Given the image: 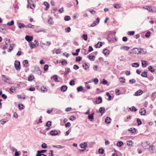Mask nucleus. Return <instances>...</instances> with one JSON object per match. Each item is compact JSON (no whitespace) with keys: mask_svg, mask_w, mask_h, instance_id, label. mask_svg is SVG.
I'll list each match as a JSON object with an SVG mask.
<instances>
[{"mask_svg":"<svg viewBox=\"0 0 156 156\" xmlns=\"http://www.w3.org/2000/svg\"><path fill=\"white\" fill-rule=\"evenodd\" d=\"M114 7L116 9L119 8L121 7L120 5L119 4H116L114 5Z\"/></svg>","mask_w":156,"mask_h":156,"instance_id":"obj_59","label":"nucleus"},{"mask_svg":"<svg viewBox=\"0 0 156 156\" xmlns=\"http://www.w3.org/2000/svg\"><path fill=\"white\" fill-rule=\"evenodd\" d=\"M67 89V87L66 86L64 85L61 87V90L63 92L65 91Z\"/></svg>","mask_w":156,"mask_h":156,"instance_id":"obj_18","label":"nucleus"},{"mask_svg":"<svg viewBox=\"0 0 156 156\" xmlns=\"http://www.w3.org/2000/svg\"><path fill=\"white\" fill-rule=\"evenodd\" d=\"M141 75L142 76L144 77H147V73L146 72H144L142 73Z\"/></svg>","mask_w":156,"mask_h":156,"instance_id":"obj_36","label":"nucleus"},{"mask_svg":"<svg viewBox=\"0 0 156 156\" xmlns=\"http://www.w3.org/2000/svg\"><path fill=\"white\" fill-rule=\"evenodd\" d=\"M102 83L103 84L105 85L108 83V81L104 79H103L102 80Z\"/></svg>","mask_w":156,"mask_h":156,"instance_id":"obj_63","label":"nucleus"},{"mask_svg":"<svg viewBox=\"0 0 156 156\" xmlns=\"http://www.w3.org/2000/svg\"><path fill=\"white\" fill-rule=\"evenodd\" d=\"M123 144V142L122 141H119L117 143L116 145L117 146L120 147L122 146Z\"/></svg>","mask_w":156,"mask_h":156,"instance_id":"obj_29","label":"nucleus"},{"mask_svg":"<svg viewBox=\"0 0 156 156\" xmlns=\"http://www.w3.org/2000/svg\"><path fill=\"white\" fill-rule=\"evenodd\" d=\"M132 51L133 53L136 54H139L140 53L142 54H144L146 53V51L145 52L143 49H139L137 48H133Z\"/></svg>","mask_w":156,"mask_h":156,"instance_id":"obj_1","label":"nucleus"},{"mask_svg":"<svg viewBox=\"0 0 156 156\" xmlns=\"http://www.w3.org/2000/svg\"><path fill=\"white\" fill-rule=\"evenodd\" d=\"M52 18L50 17L48 19V23L50 25L53 24L54 23V22L52 21Z\"/></svg>","mask_w":156,"mask_h":156,"instance_id":"obj_27","label":"nucleus"},{"mask_svg":"<svg viewBox=\"0 0 156 156\" xmlns=\"http://www.w3.org/2000/svg\"><path fill=\"white\" fill-rule=\"evenodd\" d=\"M14 45H15L14 44H10V45L9 50L10 51H12L13 50V47L14 46Z\"/></svg>","mask_w":156,"mask_h":156,"instance_id":"obj_56","label":"nucleus"},{"mask_svg":"<svg viewBox=\"0 0 156 156\" xmlns=\"http://www.w3.org/2000/svg\"><path fill=\"white\" fill-rule=\"evenodd\" d=\"M142 146L144 149H148L150 147V144L147 142H144L142 144Z\"/></svg>","mask_w":156,"mask_h":156,"instance_id":"obj_3","label":"nucleus"},{"mask_svg":"<svg viewBox=\"0 0 156 156\" xmlns=\"http://www.w3.org/2000/svg\"><path fill=\"white\" fill-rule=\"evenodd\" d=\"M99 112L101 113L102 114H103L105 112V108L104 107H100L99 109Z\"/></svg>","mask_w":156,"mask_h":156,"instance_id":"obj_26","label":"nucleus"},{"mask_svg":"<svg viewBox=\"0 0 156 156\" xmlns=\"http://www.w3.org/2000/svg\"><path fill=\"white\" fill-rule=\"evenodd\" d=\"M120 82L122 83H124L125 82V79L122 77H121L119 79Z\"/></svg>","mask_w":156,"mask_h":156,"instance_id":"obj_48","label":"nucleus"},{"mask_svg":"<svg viewBox=\"0 0 156 156\" xmlns=\"http://www.w3.org/2000/svg\"><path fill=\"white\" fill-rule=\"evenodd\" d=\"M23 66H24L27 67L28 64V62L27 60H25L23 61Z\"/></svg>","mask_w":156,"mask_h":156,"instance_id":"obj_39","label":"nucleus"},{"mask_svg":"<svg viewBox=\"0 0 156 156\" xmlns=\"http://www.w3.org/2000/svg\"><path fill=\"white\" fill-rule=\"evenodd\" d=\"M44 5L46 6V8L44 9V10L45 11L49 9L50 6V4L49 3L46 2H44Z\"/></svg>","mask_w":156,"mask_h":156,"instance_id":"obj_12","label":"nucleus"},{"mask_svg":"<svg viewBox=\"0 0 156 156\" xmlns=\"http://www.w3.org/2000/svg\"><path fill=\"white\" fill-rule=\"evenodd\" d=\"M18 27L20 28H21L22 27H26L25 25H24L23 23H18Z\"/></svg>","mask_w":156,"mask_h":156,"instance_id":"obj_37","label":"nucleus"},{"mask_svg":"<svg viewBox=\"0 0 156 156\" xmlns=\"http://www.w3.org/2000/svg\"><path fill=\"white\" fill-rule=\"evenodd\" d=\"M139 64L137 62L133 63L132 64V66L134 67H138L139 66Z\"/></svg>","mask_w":156,"mask_h":156,"instance_id":"obj_31","label":"nucleus"},{"mask_svg":"<svg viewBox=\"0 0 156 156\" xmlns=\"http://www.w3.org/2000/svg\"><path fill=\"white\" fill-rule=\"evenodd\" d=\"M137 122L138 123V126H140V125L142 124V122L141 120L140 119H137Z\"/></svg>","mask_w":156,"mask_h":156,"instance_id":"obj_60","label":"nucleus"},{"mask_svg":"<svg viewBox=\"0 0 156 156\" xmlns=\"http://www.w3.org/2000/svg\"><path fill=\"white\" fill-rule=\"evenodd\" d=\"M136 82V80L134 79H130L129 80V83L130 84H133Z\"/></svg>","mask_w":156,"mask_h":156,"instance_id":"obj_51","label":"nucleus"},{"mask_svg":"<svg viewBox=\"0 0 156 156\" xmlns=\"http://www.w3.org/2000/svg\"><path fill=\"white\" fill-rule=\"evenodd\" d=\"M114 38H115V36L114 34H110L109 35L107 39L109 41H113Z\"/></svg>","mask_w":156,"mask_h":156,"instance_id":"obj_4","label":"nucleus"},{"mask_svg":"<svg viewBox=\"0 0 156 156\" xmlns=\"http://www.w3.org/2000/svg\"><path fill=\"white\" fill-rule=\"evenodd\" d=\"M14 66L16 69L17 70H20L21 67H20V62L16 60L15 61V62L14 63Z\"/></svg>","mask_w":156,"mask_h":156,"instance_id":"obj_2","label":"nucleus"},{"mask_svg":"<svg viewBox=\"0 0 156 156\" xmlns=\"http://www.w3.org/2000/svg\"><path fill=\"white\" fill-rule=\"evenodd\" d=\"M151 12H156V7L151 6Z\"/></svg>","mask_w":156,"mask_h":156,"instance_id":"obj_41","label":"nucleus"},{"mask_svg":"<svg viewBox=\"0 0 156 156\" xmlns=\"http://www.w3.org/2000/svg\"><path fill=\"white\" fill-rule=\"evenodd\" d=\"M0 32L3 34H5L6 32L5 29L2 28L0 26Z\"/></svg>","mask_w":156,"mask_h":156,"instance_id":"obj_25","label":"nucleus"},{"mask_svg":"<svg viewBox=\"0 0 156 156\" xmlns=\"http://www.w3.org/2000/svg\"><path fill=\"white\" fill-rule=\"evenodd\" d=\"M28 5L27 6V8L30 6V8L33 9V8L31 7V3H33V2L32 0H27Z\"/></svg>","mask_w":156,"mask_h":156,"instance_id":"obj_13","label":"nucleus"},{"mask_svg":"<svg viewBox=\"0 0 156 156\" xmlns=\"http://www.w3.org/2000/svg\"><path fill=\"white\" fill-rule=\"evenodd\" d=\"M14 21L12 20H11V22H8L7 23V25L9 26H12L14 24Z\"/></svg>","mask_w":156,"mask_h":156,"instance_id":"obj_46","label":"nucleus"},{"mask_svg":"<svg viewBox=\"0 0 156 156\" xmlns=\"http://www.w3.org/2000/svg\"><path fill=\"white\" fill-rule=\"evenodd\" d=\"M98 152L99 153L102 154L104 152V150L103 149H99L98 150Z\"/></svg>","mask_w":156,"mask_h":156,"instance_id":"obj_57","label":"nucleus"},{"mask_svg":"<svg viewBox=\"0 0 156 156\" xmlns=\"http://www.w3.org/2000/svg\"><path fill=\"white\" fill-rule=\"evenodd\" d=\"M143 93V91L141 90H139L135 92V95L136 96H139L142 94Z\"/></svg>","mask_w":156,"mask_h":156,"instance_id":"obj_10","label":"nucleus"},{"mask_svg":"<svg viewBox=\"0 0 156 156\" xmlns=\"http://www.w3.org/2000/svg\"><path fill=\"white\" fill-rule=\"evenodd\" d=\"M2 77H5V76L4 75H2ZM4 81L5 82L7 83H10V82L9 81V78L5 77L4 79Z\"/></svg>","mask_w":156,"mask_h":156,"instance_id":"obj_17","label":"nucleus"},{"mask_svg":"<svg viewBox=\"0 0 156 156\" xmlns=\"http://www.w3.org/2000/svg\"><path fill=\"white\" fill-rule=\"evenodd\" d=\"M70 19V16H65L64 18V20L66 21H69Z\"/></svg>","mask_w":156,"mask_h":156,"instance_id":"obj_40","label":"nucleus"},{"mask_svg":"<svg viewBox=\"0 0 156 156\" xmlns=\"http://www.w3.org/2000/svg\"><path fill=\"white\" fill-rule=\"evenodd\" d=\"M103 54L105 55H107L109 54V51L106 49H104L103 51Z\"/></svg>","mask_w":156,"mask_h":156,"instance_id":"obj_16","label":"nucleus"},{"mask_svg":"<svg viewBox=\"0 0 156 156\" xmlns=\"http://www.w3.org/2000/svg\"><path fill=\"white\" fill-rule=\"evenodd\" d=\"M70 69L69 68H67L65 69V71L64 73L65 75H67L69 72Z\"/></svg>","mask_w":156,"mask_h":156,"instance_id":"obj_28","label":"nucleus"},{"mask_svg":"<svg viewBox=\"0 0 156 156\" xmlns=\"http://www.w3.org/2000/svg\"><path fill=\"white\" fill-rule=\"evenodd\" d=\"M127 145L129 146L132 145L133 144V141L131 140H127Z\"/></svg>","mask_w":156,"mask_h":156,"instance_id":"obj_35","label":"nucleus"},{"mask_svg":"<svg viewBox=\"0 0 156 156\" xmlns=\"http://www.w3.org/2000/svg\"><path fill=\"white\" fill-rule=\"evenodd\" d=\"M69 84L71 86H73L75 84L74 81L73 80H71L69 83Z\"/></svg>","mask_w":156,"mask_h":156,"instance_id":"obj_61","label":"nucleus"},{"mask_svg":"<svg viewBox=\"0 0 156 156\" xmlns=\"http://www.w3.org/2000/svg\"><path fill=\"white\" fill-rule=\"evenodd\" d=\"M83 90V87L81 86L78 87L77 88V91L78 92L82 91Z\"/></svg>","mask_w":156,"mask_h":156,"instance_id":"obj_47","label":"nucleus"},{"mask_svg":"<svg viewBox=\"0 0 156 156\" xmlns=\"http://www.w3.org/2000/svg\"><path fill=\"white\" fill-rule=\"evenodd\" d=\"M41 90L43 92H46L47 90V89L45 87H44V86L41 88Z\"/></svg>","mask_w":156,"mask_h":156,"instance_id":"obj_53","label":"nucleus"},{"mask_svg":"<svg viewBox=\"0 0 156 156\" xmlns=\"http://www.w3.org/2000/svg\"><path fill=\"white\" fill-rule=\"evenodd\" d=\"M129 131H130V132L132 133H135L136 130V129L134 128H131L128 129Z\"/></svg>","mask_w":156,"mask_h":156,"instance_id":"obj_38","label":"nucleus"},{"mask_svg":"<svg viewBox=\"0 0 156 156\" xmlns=\"http://www.w3.org/2000/svg\"><path fill=\"white\" fill-rule=\"evenodd\" d=\"M120 48L121 50L123 49L127 51L130 48V47L128 46H123L121 47Z\"/></svg>","mask_w":156,"mask_h":156,"instance_id":"obj_15","label":"nucleus"},{"mask_svg":"<svg viewBox=\"0 0 156 156\" xmlns=\"http://www.w3.org/2000/svg\"><path fill=\"white\" fill-rule=\"evenodd\" d=\"M10 39H7L5 42V45H4L3 47V49H7L8 47V44L10 43Z\"/></svg>","mask_w":156,"mask_h":156,"instance_id":"obj_7","label":"nucleus"},{"mask_svg":"<svg viewBox=\"0 0 156 156\" xmlns=\"http://www.w3.org/2000/svg\"><path fill=\"white\" fill-rule=\"evenodd\" d=\"M111 119L110 117H107L105 120V122L108 124H109L111 122Z\"/></svg>","mask_w":156,"mask_h":156,"instance_id":"obj_21","label":"nucleus"},{"mask_svg":"<svg viewBox=\"0 0 156 156\" xmlns=\"http://www.w3.org/2000/svg\"><path fill=\"white\" fill-rule=\"evenodd\" d=\"M51 126V122L50 121H48L46 122V126L48 127H50Z\"/></svg>","mask_w":156,"mask_h":156,"instance_id":"obj_50","label":"nucleus"},{"mask_svg":"<svg viewBox=\"0 0 156 156\" xmlns=\"http://www.w3.org/2000/svg\"><path fill=\"white\" fill-rule=\"evenodd\" d=\"M50 133L51 135L53 136H56L58 134V131L55 130L51 131Z\"/></svg>","mask_w":156,"mask_h":156,"instance_id":"obj_8","label":"nucleus"},{"mask_svg":"<svg viewBox=\"0 0 156 156\" xmlns=\"http://www.w3.org/2000/svg\"><path fill=\"white\" fill-rule=\"evenodd\" d=\"M53 147H55L58 148H63L64 147V146L58 145H54L53 146Z\"/></svg>","mask_w":156,"mask_h":156,"instance_id":"obj_43","label":"nucleus"},{"mask_svg":"<svg viewBox=\"0 0 156 156\" xmlns=\"http://www.w3.org/2000/svg\"><path fill=\"white\" fill-rule=\"evenodd\" d=\"M102 45L101 42H98L97 44L95 45V46L96 48H100Z\"/></svg>","mask_w":156,"mask_h":156,"instance_id":"obj_30","label":"nucleus"},{"mask_svg":"<svg viewBox=\"0 0 156 156\" xmlns=\"http://www.w3.org/2000/svg\"><path fill=\"white\" fill-rule=\"evenodd\" d=\"M38 46V43H36L35 44H34L33 42H31L30 44V46L32 48H35Z\"/></svg>","mask_w":156,"mask_h":156,"instance_id":"obj_9","label":"nucleus"},{"mask_svg":"<svg viewBox=\"0 0 156 156\" xmlns=\"http://www.w3.org/2000/svg\"><path fill=\"white\" fill-rule=\"evenodd\" d=\"M129 109L132 111L136 112V109L134 106H132Z\"/></svg>","mask_w":156,"mask_h":156,"instance_id":"obj_55","label":"nucleus"},{"mask_svg":"<svg viewBox=\"0 0 156 156\" xmlns=\"http://www.w3.org/2000/svg\"><path fill=\"white\" fill-rule=\"evenodd\" d=\"M143 8L148 10L150 12H151V6H145L143 7Z\"/></svg>","mask_w":156,"mask_h":156,"instance_id":"obj_23","label":"nucleus"},{"mask_svg":"<svg viewBox=\"0 0 156 156\" xmlns=\"http://www.w3.org/2000/svg\"><path fill=\"white\" fill-rule=\"evenodd\" d=\"M34 77L33 75H30L28 78V80L29 81H32L34 79Z\"/></svg>","mask_w":156,"mask_h":156,"instance_id":"obj_33","label":"nucleus"},{"mask_svg":"<svg viewBox=\"0 0 156 156\" xmlns=\"http://www.w3.org/2000/svg\"><path fill=\"white\" fill-rule=\"evenodd\" d=\"M100 21V19L99 18H97L95 21L93 22L92 24H91L90 26L91 27L95 26L97 24L99 23Z\"/></svg>","mask_w":156,"mask_h":156,"instance_id":"obj_5","label":"nucleus"},{"mask_svg":"<svg viewBox=\"0 0 156 156\" xmlns=\"http://www.w3.org/2000/svg\"><path fill=\"white\" fill-rule=\"evenodd\" d=\"M148 69L151 72H153L154 71V69L151 66H149Z\"/></svg>","mask_w":156,"mask_h":156,"instance_id":"obj_34","label":"nucleus"},{"mask_svg":"<svg viewBox=\"0 0 156 156\" xmlns=\"http://www.w3.org/2000/svg\"><path fill=\"white\" fill-rule=\"evenodd\" d=\"M139 113L141 115H144L146 113V110L144 108H141L139 111Z\"/></svg>","mask_w":156,"mask_h":156,"instance_id":"obj_11","label":"nucleus"},{"mask_svg":"<svg viewBox=\"0 0 156 156\" xmlns=\"http://www.w3.org/2000/svg\"><path fill=\"white\" fill-rule=\"evenodd\" d=\"M83 67L84 69L86 70H87L89 68L88 65L86 63H85L84 64H83Z\"/></svg>","mask_w":156,"mask_h":156,"instance_id":"obj_42","label":"nucleus"},{"mask_svg":"<svg viewBox=\"0 0 156 156\" xmlns=\"http://www.w3.org/2000/svg\"><path fill=\"white\" fill-rule=\"evenodd\" d=\"M151 34V32L149 31H148L145 34V36L146 37L148 38L150 36Z\"/></svg>","mask_w":156,"mask_h":156,"instance_id":"obj_52","label":"nucleus"},{"mask_svg":"<svg viewBox=\"0 0 156 156\" xmlns=\"http://www.w3.org/2000/svg\"><path fill=\"white\" fill-rule=\"evenodd\" d=\"M106 95L108 97V98L107 99L108 100H111V96L110 94V93L109 92H106Z\"/></svg>","mask_w":156,"mask_h":156,"instance_id":"obj_45","label":"nucleus"},{"mask_svg":"<svg viewBox=\"0 0 156 156\" xmlns=\"http://www.w3.org/2000/svg\"><path fill=\"white\" fill-rule=\"evenodd\" d=\"M80 147L82 148H84L87 146V143L84 142L80 144Z\"/></svg>","mask_w":156,"mask_h":156,"instance_id":"obj_19","label":"nucleus"},{"mask_svg":"<svg viewBox=\"0 0 156 156\" xmlns=\"http://www.w3.org/2000/svg\"><path fill=\"white\" fill-rule=\"evenodd\" d=\"M18 108L19 109L21 110L23 109V105L22 104H19L18 105Z\"/></svg>","mask_w":156,"mask_h":156,"instance_id":"obj_62","label":"nucleus"},{"mask_svg":"<svg viewBox=\"0 0 156 156\" xmlns=\"http://www.w3.org/2000/svg\"><path fill=\"white\" fill-rule=\"evenodd\" d=\"M94 112H93L92 114L90 115L89 114L88 116V119L90 120L91 121H92L93 119H94Z\"/></svg>","mask_w":156,"mask_h":156,"instance_id":"obj_24","label":"nucleus"},{"mask_svg":"<svg viewBox=\"0 0 156 156\" xmlns=\"http://www.w3.org/2000/svg\"><path fill=\"white\" fill-rule=\"evenodd\" d=\"M82 59V58L80 56H78L76 58V62H79Z\"/></svg>","mask_w":156,"mask_h":156,"instance_id":"obj_54","label":"nucleus"},{"mask_svg":"<svg viewBox=\"0 0 156 156\" xmlns=\"http://www.w3.org/2000/svg\"><path fill=\"white\" fill-rule=\"evenodd\" d=\"M135 34L134 31H129L127 32V34L130 36L133 35Z\"/></svg>","mask_w":156,"mask_h":156,"instance_id":"obj_44","label":"nucleus"},{"mask_svg":"<svg viewBox=\"0 0 156 156\" xmlns=\"http://www.w3.org/2000/svg\"><path fill=\"white\" fill-rule=\"evenodd\" d=\"M95 56L94 55H90L89 56V59L91 61H94L95 60Z\"/></svg>","mask_w":156,"mask_h":156,"instance_id":"obj_32","label":"nucleus"},{"mask_svg":"<svg viewBox=\"0 0 156 156\" xmlns=\"http://www.w3.org/2000/svg\"><path fill=\"white\" fill-rule=\"evenodd\" d=\"M49 66L48 65L46 64L44 66V71H47L48 69Z\"/></svg>","mask_w":156,"mask_h":156,"instance_id":"obj_58","label":"nucleus"},{"mask_svg":"<svg viewBox=\"0 0 156 156\" xmlns=\"http://www.w3.org/2000/svg\"><path fill=\"white\" fill-rule=\"evenodd\" d=\"M51 79H53L55 82H58V77L57 75H55L51 77Z\"/></svg>","mask_w":156,"mask_h":156,"instance_id":"obj_22","label":"nucleus"},{"mask_svg":"<svg viewBox=\"0 0 156 156\" xmlns=\"http://www.w3.org/2000/svg\"><path fill=\"white\" fill-rule=\"evenodd\" d=\"M142 62V65L143 67H146L147 65L148 64L147 62L145 60H141Z\"/></svg>","mask_w":156,"mask_h":156,"instance_id":"obj_20","label":"nucleus"},{"mask_svg":"<svg viewBox=\"0 0 156 156\" xmlns=\"http://www.w3.org/2000/svg\"><path fill=\"white\" fill-rule=\"evenodd\" d=\"M25 39L26 40L29 42H30L33 40V37L32 36H30L29 35H27L25 37Z\"/></svg>","mask_w":156,"mask_h":156,"instance_id":"obj_6","label":"nucleus"},{"mask_svg":"<svg viewBox=\"0 0 156 156\" xmlns=\"http://www.w3.org/2000/svg\"><path fill=\"white\" fill-rule=\"evenodd\" d=\"M102 98L100 96L97 99L96 101L97 104H99L101 103L102 102Z\"/></svg>","mask_w":156,"mask_h":156,"instance_id":"obj_14","label":"nucleus"},{"mask_svg":"<svg viewBox=\"0 0 156 156\" xmlns=\"http://www.w3.org/2000/svg\"><path fill=\"white\" fill-rule=\"evenodd\" d=\"M83 38V39L85 40L86 41L87 40V35L86 34H84L83 35H82Z\"/></svg>","mask_w":156,"mask_h":156,"instance_id":"obj_49","label":"nucleus"},{"mask_svg":"<svg viewBox=\"0 0 156 156\" xmlns=\"http://www.w3.org/2000/svg\"><path fill=\"white\" fill-rule=\"evenodd\" d=\"M42 154L39 151H37L36 156H41V155H42Z\"/></svg>","mask_w":156,"mask_h":156,"instance_id":"obj_64","label":"nucleus"}]
</instances>
